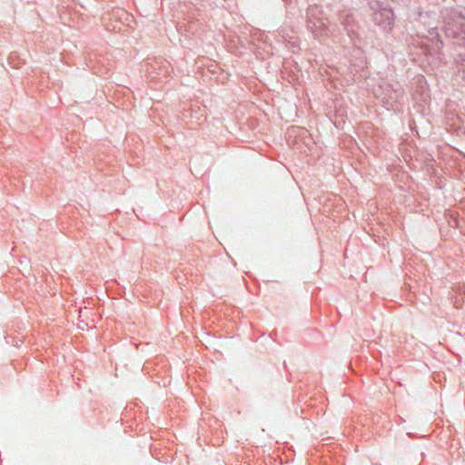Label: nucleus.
Wrapping results in <instances>:
<instances>
[{
  "label": "nucleus",
  "instance_id": "1",
  "mask_svg": "<svg viewBox=\"0 0 465 465\" xmlns=\"http://www.w3.org/2000/svg\"><path fill=\"white\" fill-rule=\"evenodd\" d=\"M272 172L275 173H284L285 170H283V167L280 163H276L273 165V167L271 169Z\"/></svg>",
  "mask_w": 465,
  "mask_h": 465
}]
</instances>
